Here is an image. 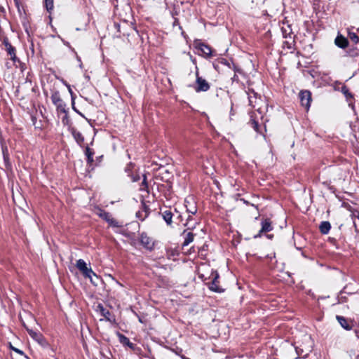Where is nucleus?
<instances>
[{"label":"nucleus","instance_id":"obj_51","mask_svg":"<svg viewBox=\"0 0 359 359\" xmlns=\"http://www.w3.org/2000/svg\"><path fill=\"white\" fill-rule=\"evenodd\" d=\"M335 84L337 85V84H341V82H339V81H336L335 82Z\"/></svg>","mask_w":359,"mask_h":359},{"label":"nucleus","instance_id":"obj_33","mask_svg":"<svg viewBox=\"0 0 359 359\" xmlns=\"http://www.w3.org/2000/svg\"><path fill=\"white\" fill-rule=\"evenodd\" d=\"M75 104V102H74V97H72V109L74 111H76L77 114H79V115L83 116V115L76 109V107L74 106Z\"/></svg>","mask_w":359,"mask_h":359},{"label":"nucleus","instance_id":"obj_18","mask_svg":"<svg viewBox=\"0 0 359 359\" xmlns=\"http://www.w3.org/2000/svg\"><path fill=\"white\" fill-rule=\"evenodd\" d=\"M183 235H184V242L182 243L183 247L187 246L189 243L193 242L194 237H195L194 233H193L192 232H190V231L187 232V230L184 231Z\"/></svg>","mask_w":359,"mask_h":359},{"label":"nucleus","instance_id":"obj_39","mask_svg":"<svg viewBox=\"0 0 359 359\" xmlns=\"http://www.w3.org/2000/svg\"><path fill=\"white\" fill-rule=\"evenodd\" d=\"M136 216L137 217L142 220V217H144V212L139 211L136 213Z\"/></svg>","mask_w":359,"mask_h":359},{"label":"nucleus","instance_id":"obj_55","mask_svg":"<svg viewBox=\"0 0 359 359\" xmlns=\"http://www.w3.org/2000/svg\"><path fill=\"white\" fill-rule=\"evenodd\" d=\"M356 217L359 220V212L358 213V215H356Z\"/></svg>","mask_w":359,"mask_h":359},{"label":"nucleus","instance_id":"obj_6","mask_svg":"<svg viewBox=\"0 0 359 359\" xmlns=\"http://www.w3.org/2000/svg\"><path fill=\"white\" fill-rule=\"evenodd\" d=\"M211 276L212 280L208 283V288L215 292L222 293L224 291L223 288H222L219 285V275L217 271H212L211 273Z\"/></svg>","mask_w":359,"mask_h":359},{"label":"nucleus","instance_id":"obj_40","mask_svg":"<svg viewBox=\"0 0 359 359\" xmlns=\"http://www.w3.org/2000/svg\"><path fill=\"white\" fill-rule=\"evenodd\" d=\"M224 61L222 62L223 64L227 65L229 67V68H231V65H232V62L230 63L229 62L226 60L224 59L223 60Z\"/></svg>","mask_w":359,"mask_h":359},{"label":"nucleus","instance_id":"obj_48","mask_svg":"<svg viewBox=\"0 0 359 359\" xmlns=\"http://www.w3.org/2000/svg\"><path fill=\"white\" fill-rule=\"evenodd\" d=\"M177 219H180V221H182V215H179L177 216Z\"/></svg>","mask_w":359,"mask_h":359},{"label":"nucleus","instance_id":"obj_25","mask_svg":"<svg viewBox=\"0 0 359 359\" xmlns=\"http://www.w3.org/2000/svg\"><path fill=\"white\" fill-rule=\"evenodd\" d=\"M348 36L355 44L359 43V36L356 33L351 32L349 29H348Z\"/></svg>","mask_w":359,"mask_h":359},{"label":"nucleus","instance_id":"obj_19","mask_svg":"<svg viewBox=\"0 0 359 359\" xmlns=\"http://www.w3.org/2000/svg\"><path fill=\"white\" fill-rule=\"evenodd\" d=\"M72 134L77 144L80 147H82V144L84 142V137L83 136L81 133L76 130V129H72Z\"/></svg>","mask_w":359,"mask_h":359},{"label":"nucleus","instance_id":"obj_9","mask_svg":"<svg viewBox=\"0 0 359 359\" xmlns=\"http://www.w3.org/2000/svg\"><path fill=\"white\" fill-rule=\"evenodd\" d=\"M23 326L26 329V330L27 331V332L29 334V336L34 340H35L36 341H37L39 344H41L42 346H45V345L47 344L46 339L44 338V337L43 336V334L41 332L34 331L32 329H29V327H27L25 325V323L23 324Z\"/></svg>","mask_w":359,"mask_h":359},{"label":"nucleus","instance_id":"obj_29","mask_svg":"<svg viewBox=\"0 0 359 359\" xmlns=\"http://www.w3.org/2000/svg\"><path fill=\"white\" fill-rule=\"evenodd\" d=\"M9 348L13 350V351H15V353L21 355H23L25 358H28V357L25 355V353L20 349L18 348H15L14 347L11 343H9Z\"/></svg>","mask_w":359,"mask_h":359},{"label":"nucleus","instance_id":"obj_36","mask_svg":"<svg viewBox=\"0 0 359 359\" xmlns=\"http://www.w3.org/2000/svg\"><path fill=\"white\" fill-rule=\"evenodd\" d=\"M339 302L341 303L347 302H348V299L346 297L341 295V297H339Z\"/></svg>","mask_w":359,"mask_h":359},{"label":"nucleus","instance_id":"obj_1","mask_svg":"<svg viewBox=\"0 0 359 359\" xmlns=\"http://www.w3.org/2000/svg\"><path fill=\"white\" fill-rule=\"evenodd\" d=\"M210 88V83L203 78L199 76L198 68L196 67V83L194 89L196 92H206Z\"/></svg>","mask_w":359,"mask_h":359},{"label":"nucleus","instance_id":"obj_34","mask_svg":"<svg viewBox=\"0 0 359 359\" xmlns=\"http://www.w3.org/2000/svg\"><path fill=\"white\" fill-rule=\"evenodd\" d=\"M3 43L4 45L6 47V49H8L11 47H12L13 46L11 44V43L8 41V39L7 38H5L3 41Z\"/></svg>","mask_w":359,"mask_h":359},{"label":"nucleus","instance_id":"obj_49","mask_svg":"<svg viewBox=\"0 0 359 359\" xmlns=\"http://www.w3.org/2000/svg\"><path fill=\"white\" fill-rule=\"evenodd\" d=\"M344 292H345V288H344L343 290L341 291V294H342Z\"/></svg>","mask_w":359,"mask_h":359},{"label":"nucleus","instance_id":"obj_14","mask_svg":"<svg viewBox=\"0 0 359 359\" xmlns=\"http://www.w3.org/2000/svg\"><path fill=\"white\" fill-rule=\"evenodd\" d=\"M196 47L201 51L203 56L207 57L212 56V49L208 45L202 42H198L196 43Z\"/></svg>","mask_w":359,"mask_h":359},{"label":"nucleus","instance_id":"obj_21","mask_svg":"<svg viewBox=\"0 0 359 359\" xmlns=\"http://www.w3.org/2000/svg\"><path fill=\"white\" fill-rule=\"evenodd\" d=\"M331 229V224L327 221H323L319 226L320 231L322 234H327Z\"/></svg>","mask_w":359,"mask_h":359},{"label":"nucleus","instance_id":"obj_7","mask_svg":"<svg viewBox=\"0 0 359 359\" xmlns=\"http://www.w3.org/2000/svg\"><path fill=\"white\" fill-rule=\"evenodd\" d=\"M299 98L302 106L309 110L312 100L311 93L309 90H302L299 93Z\"/></svg>","mask_w":359,"mask_h":359},{"label":"nucleus","instance_id":"obj_46","mask_svg":"<svg viewBox=\"0 0 359 359\" xmlns=\"http://www.w3.org/2000/svg\"><path fill=\"white\" fill-rule=\"evenodd\" d=\"M102 157H103L102 156L97 157V161L100 162L102 161Z\"/></svg>","mask_w":359,"mask_h":359},{"label":"nucleus","instance_id":"obj_41","mask_svg":"<svg viewBox=\"0 0 359 359\" xmlns=\"http://www.w3.org/2000/svg\"><path fill=\"white\" fill-rule=\"evenodd\" d=\"M354 332L357 338H359V325L357 327H355Z\"/></svg>","mask_w":359,"mask_h":359},{"label":"nucleus","instance_id":"obj_59","mask_svg":"<svg viewBox=\"0 0 359 359\" xmlns=\"http://www.w3.org/2000/svg\"><path fill=\"white\" fill-rule=\"evenodd\" d=\"M357 32H359V28L357 29Z\"/></svg>","mask_w":359,"mask_h":359},{"label":"nucleus","instance_id":"obj_42","mask_svg":"<svg viewBox=\"0 0 359 359\" xmlns=\"http://www.w3.org/2000/svg\"><path fill=\"white\" fill-rule=\"evenodd\" d=\"M142 185H144L145 187H147V182L146 181V176L144 175V180L142 182Z\"/></svg>","mask_w":359,"mask_h":359},{"label":"nucleus","instance_id":"obj_58","mask_svg":"<svg viewBox=\"0 0 359 359\" xmlns=\"http://www.w3.org/2000/svg\"><path fill=\"white\" fill-rule=\"evenodd\" d=\"M79 66H80L81 68L82 67V63L81 62Z\"/></svg>","mask_w":359,"mask_h":359},{"label":"nucleus","instance_id":"obj_54","mask_svg":"<svg viewBox=\"0 0 359 359\" xmlns=\"http://www.w3.org/2000/svg\"><path fill=\"white\" fill-rule=\"evenodd\" d=\"M348 55H351V56H354V55L351 54V52L348 53Z\"/></svg>","mask_w":359,"mask_h":359},{"label":"nucleus","instance_id":"obj_15","mask_svg":"<svg viewBox=\"0 0 359 359\" xmlns=\"http://www.w3.org/2000/svg\"><path fill=\"white\" fill-rule=\"evenodd\" d=\"M334 43L337 47L344 49L348 47L349 42L346 37L339 34L334 39Z\"/></svg>","mask_w":359,"mask_h":359},{"label":"nucleus","instance_id":"obj_4","mask_svg":"<svg viewBox=\"0 0 359 359\" xmlns=\"http://www.w3.org/2000/svg\"><path fill=\"white\" fill-rule=\"evenodd\" d=\"M76 266L77 269L82 273L85 278H88L90 279V281L93 283L92 280V276L97 278V276L95 273L92 270L90 267L87 266V264L83 259H79L76 261Z\"/></svg>","mask_w":359,"mask_h":359},{"label":"nucleus","instance_id":"obj_2","mask_svg":"<svg viewBox=\"0 0 359 359\" xmlns=\"http://www.w3.org/2000/svg\"><path fill=\"white\" fill-rule=\"evenodd\" d=\"M247 93L248 95L249 104L252 107L255 108L257 106H259V102H262L261 95L256 93L254 89L248 88ZM257 111L260 114H262L263 113L261 107H258Z\"/></svg>","mask_w":359,"mask_h":359},{"label":"nucleus","instance_id":"obj_28","mask_svg":"<svg viewBox=\"0 0 359 359\" xmlns=\"http://www.w3.org/2000/svg\"><path fill=\"white\" fill-rule=\"evenodd\" d=\"M44 6L47 11L50 13L53 9V0H44Z\"/></svg>","mask_w":359,"mask_h":359},{"label":"nucleus","instance_id":"obj_16","mask_svg":"<svg viewBox=\"0 0 359 359\" xmlns=\"http://www.w3.org/2000/svg\"><path fill=\"white\" fill-rule=\"evenodd\" d=\"M118 339L121 344L123 346L129 347L131 350L134 351L136 348V345L130 342V339L123 334H118Z\"/></svg>","mask_w":359,"mask_h":359},{"label":"nucleus","instance_id":"obj_22","mask_svg":"<svg viewBox=\"0 0 359 359\" xmlns=\"http://www.w3.org/2000/svg\"><path fill=\"white\" fill-rule=\"evenodd\" d=\"M185 206L187 208V211L192 215L197 212V208L196 205L194 203L190 204L187 199L185 200Z\"/></svg>","mask_w":359,"mask_h":359},{"label":"nucleus","instance_id":"obj_24","mask_svg":"<svg viewBox=\"0 0 359 359\" xmlns=\"http://www.w3.org/2000/svg\"><path fill=\"white\" fill-rule=\"evenodd\" d=\"M6 51L8 55H11V60L13 61V62H16L17 61L19 62L18 58L15 55V47L12 46L8 49H6Z\"/></svg>","mask_w":359,"mask_h":359},{"label":"nucleus","instance_id":"obj_27","mask_svg":"<svg viewBox=\"0 0 359 359\" xmlns=\"http://www.w3.org/2000/svg\"><path fill=\"white\" fill-rule=\"evenodd\" d=\"M144 212V217L142 219V221L144 220L150 213V208L148 205L145 204V203H142V211Z\"/></svg>","mask_w":359,"mask_h":359},{"label":"nucleus","instance_id":"obj_13","mask_svg":"<svg viewBox=\"0 0 359 359\" xmlns=\"http://www.w3.org/2000/svg\"><path fill=\"white\" fill-rule=\"evenodd\" d=\"M160 215L162 216V218L166 223V224L169 226H172L173 221L172 217L174 216L173 212L168 209H165L160 212Z\"/></svg>","mask_w":359,"mask_h":359},{"label":"nucleus","instance_id":"obj_23","mask_svg":"<svg viewBox=\"0 0 359 359\" xmlns=\"http://www.w3.org/2000/svg\"><path fill=\"white\" fill-rule=\"evenodd\" d=\"M341 92L345 96L346 100L353 99V95L349 91V89L346 85H343L341 88Z\"/></svg>","mask_w":359,"mask_h":359},{"label":"nucleus","instance_id":"obj_52","mask_svg":"<svg viewBox=\"0 0 359 359\" xmlns=\"http://www.w3.org/2000/svg\"><path fill=\"white\" fill-rule=\"evenodd\" d=\"M334 90H339V89L338 88V86H336V87H334Z\"/></svg>","mask_w":359,"mask_h":359},{"label":"nucleus","instance_id":"obj_8","mask_svg":"<svg viewBox=\"0 0 359 359\" xmlns=\"http://www.w3.org/2000/svg\"><path fill=\"white\" fill-rule=\"evenodd\" d=\"M273 229V227L271 219L269 218L263 219L261 222V229L259 231L258 233L253 236V238L255 239L261 238L263 233H268L272 231Z\"/></svg>","mask_w":359,"mask_h":359},{"label":"nucleus","instance_id":"obj_47","mask_svg":"<svg viewBox=\"0 0 359 359\" xmlns=\"http://www.w3.org/2000/svg\"><path fill=\"white\" fill-rule=\"evenodd\" d=\"M67 114H65V117L62 118V122L65 123V120H67Z\"/></svg>","mask_w":359,"mask_h":359},{"label":"nucleus","instance_id":"obj_11","mask_svg":"<svg viewBox=\"0 0 359 359\" xmlns=\"http://www.w3.org/2000/svg\"><path fill=\"white\" fill-rule=\"evenodd\" d=\"M140 242L141 245L149 250H152L154 247V243L152 241V239L147 236L145 232H142L140 235Z\"/></svg>","mask_w":359,"mask_h":359},{"label":"nucleus","instance_id":"obj_26","mask_svg":"<svg viewBox=\"0 0 359 359\" xmlns=\"http://www.w3.org/2000/svg\"><path fill=\"white\" fill-rule=\"evenodd\" d=\"M281 30L284 38L291 37L292 32L290 25H287V27H283Z\"/></svg>","mask_w":359,"mask_h":359},{"label":"nucleus","instance_id":"obj_50","mask_svg":"<svg viewBox=\"0 0 359 359\" xmlns=\"http://www.w3.org/2000/svg\"><path fill=\"white\" fill-rule=\"evenodd\" d=\"M32 119L33 122L34 123V121L36 120V118H35V117H34V116H32Z\"/></svg>","mask_w":359,"mask_h":359},{"label":"nucleus","instance_id":"obj_57","mask_svg":"<svg viewBox=\"0 0 359 359\" xmlns=\"http://www.w3.org/2000/svg\"><path fill=\"white\" fill-rule=\"evenodd\" d=\"M183 358H184V359H190V358H187V357H184Z\"/></svg>","mask_w":359,"mask_h":359},{"label":"nucleus","instance_id":"obj_5","mask_svg":"<svg viewBox=\"0 0 359 359\" xmlns=\"http://www.w3.org/2000/svg\"><path fill=\"white\" fill-rule=\"evenodd\" d=\"M248 124L250 126L257 134L262 135L264 137L265 136L264 133L266 132V127L264 125V130L262 128L255 112L250 113V120Z\"/></svg>","mask_w":359,"mask_h":359},{"label":"nucleus","instance_id":"obj_3","mask_svg":"<svg viewBox=\"0 0 359 359\" xmlns=\"http://www.w3.org/2000/svg\"><path fill=\"white\" fill-rule=\"evenodd\" d=\"M51 101L53 104L56 107V110L57 112L67 113V109H66V104L63 102V100L60 97V95L59 91L55 90L52 93L50 97Z\"/></svg>","mask_w":359,"mask_h":359},{"label":"nucleus","instance_id":"obj_12","mask_svg":"<svg viewBox=\"0 0 359 359\" xmlns=\"http://www.w3.org/2000/svg\"><path fill=\"white\" fill-rule=\"evenodd\" d=\"M98 215L100 218L108 222L111 226L115 227L119 226L118 222L112 217L109 212L103 210H100V213H98Z\"/></svg>","mask_w":359,"mask_h":359},{"label":"nucleus","instance_id":"obj_17","mask_svg":"<svg viewBox=\"0 0 359 359\" xmlns=\"http://www.w3.org/2000/svg\"><path fill=\"white\" fill-rule=\"evenodd\" d=\"M97 311H100L101 316L104 317L107 321L111 322L112 320L111 312L108 309H105L102 304H99L97 305Z\"/></svg>","mask_w":359,"mask_h":359},{"label":"nucleus","instance_id":"obj_37","mask_svg":"<svg viewBox=\"0 0 359 359\" xmlns=\"http://www.w3.org/2000/svg\"><path fill=\"white\" fill-rule=\"evenodd\" d=\"M173 27L179 26L180 29H182L181 26L180 25V22L177 18H174V22L172 23Z\"/></svg>","mask_w":359,"mask_h":359},{"label":"nucleus","instance_id":"obj_20","mask_svg":"<svg viewBox=\"0 0 359 359\" xmlns=\"http://www.w3.org/2000/svg\"><path fill=\"white\" fill-rule=\"evenodd\" d=\"M134 168V164L132 163H129L125 168V172L128 174V176L130 177L133 182H137L140 180L139 175L134 176L132 175V170Z\"/></svg>","mask_w":359,"mask_h":359},{"label":"nucleus","instance_id":"obj_32","mask_svg":"<svg viewBox=\"0 0 359 359\" xmlns=\"http://www.w3.org/2000/svg\"><path fill=\"white\" fill-rule=\"evenodd\" d=\"M192 219V216L191 215H189L187 219V222L184 224V226H188V229H191L193 228H194L195 226V224H194L193 225L192 224H189V222Z\"/></svg>","mask_w":359,"mask_h":359},{"label":"nucleus","instance_id":"obj_44","mask_svg":"<svg viewBox=\"0 0 359 359\" xmlns=\"http://www.w3.org/2000/svg\"><path fill=\"white\" fill-rule=\"evenodd\" d=\"M68 88V90H69V92L70 93L71 95H72V97H74L73 95V91L70 87V86L69 85L68 86H67Z\"/></svg>","mask_w":359,"mask_h":359},{"label":"nucleus","instance_id":"obj_45","mask_svg":"<svg viewBox=\"0 0 359 359\" xmlns=\"http://www.w3.org/2000/svg\"><path fill=\"white\" fill-rule=\"evenodd\" d=\"M266 236L267 238L271 240L273 238V234H266Z\"/></svg>","mask_w":359,"mask_h":359},{"label":"nucleus","instance_id":"obj_56","mask_svg":"<svg viewBox=\"0 0 359 359\" xmlns=\"http://www.w3.org/2000/svg\"><path fill=\"white\" fill-rule=\"evenodd\" d=\"M242 200L244 201V203H248V202L245 200H244V199H242Z\"/></svg>","mask_w":359,"mask_h":359},{"label":"nucleus","instance_id":"obj_35","mask_svg":"<svg viewBox=\"0 0 359 359\" xmlns=\"http://www.w3.org/2000/svg\"><path fill=\"white\" fill-rule=\"evenodd\" d=\"M86 161L87 164L90 166L93 165V163L94 162L93 156H88L86 157Z\"/></svg>","mask_w":359,"mask_h":359},{"label":"nucleus","instance_id":"obj_31","mask_svg":"<svg viewBox=\"0 0 359 359\" xmlns=\"http://www.w3.org/2000/svg\"><path fill=\"white\" fill-rule=\"evenodd\" d=\"M85 155L86 156V157L93 156L94 151L88 146H87L85 149Z\"/></svg>","mask_w":359,"mask_h":359},{"label":"nucleus","instance_id":"obj_10","mask_svg":"<svg viewBox=\"0 0 359 359\" xmlns=\"http://www.w3.org/2000/svg\"><path fill=\"white\" fill-rule=\"evenodd\" d=\"M336 319L337 322L339 323V325L343 327L344 330L347 331L351 330L353 328L355 327L354 325V320L346 318L342 316H336Z\"/></svg>","mask_w":359,"mask_h":359},{"label":"nucleus","instance_id":"obj_43","mask_svg":"<svg viewBox=\"0 0 359 359\" xmlns=\"http://www.w3.org/2000/svg\"><path fill=\"white\" fill-rule=\"evenodd\" d=\"M56 78L57 79H60L66 86H68L69 84L67 83V82L66 81H65L63 79H60L59 77L56 76Z\"/></svg>","mask_w":359,"mask_h":359},{"label":"nucleus","instance_id":"obj_38","mask_svg":"<svg viewBox=\"0 0 359 359\" xmlns=\"http://www.w3.org/2000/svg\"><path fill=\"white\" fill-rule=\"evenodd\" d=\"M231 80L233 82L236 81L238 83L239 81L238 74H234L233 76L231 77Z\"/></svg>","mask_w":359,"mask_h":359},{"label":"nucleus","instance_id":"obj_30","mask_svg":"<svg viewBox=\"0 0 359 359\" xmlns=\"http://www.w3.org/2000/svg\"><path fill=\"white\" fill-rule=\"evenodd\" d=\"M233 72H234V74H242L243 72V70L241 69V68H240L238 65H236V64H234L233 62H232V65H231V68Z\"/></svg>","mask_w":359,"mask_h":359},{"label":"nucleus","instance_id":"obj_53","mask_svg":"<svg viewBox=\"0 0 359 359\" xmlns=\"http://www.w3.org/2000/svg\"><path fill=\"white\" fill-rule=\"evenodd\" d=\"M334 90H339V89L338 88V86H336V87H334Z\"/></svg>","mask_w":359,"mask_h":359}]
</instances>
